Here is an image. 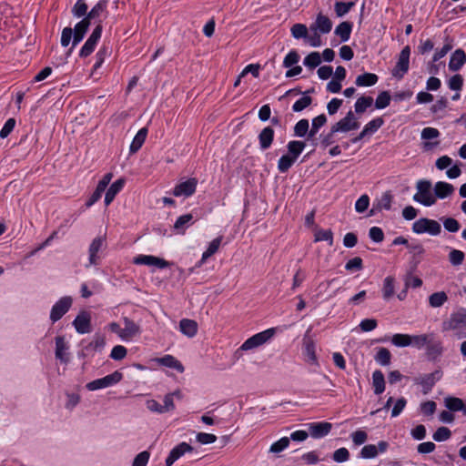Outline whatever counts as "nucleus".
Returning <instances> with one entry per match:
<instances>
[{
    "mask_svg": "<svg viewBox=\"0 0 466 466\" xmlns=\"http://www.w3.org/2000/svg\"><path fill=\"white\" fill-rule=\"evenodd\" d=\"M193 447L187 442H181L174 447L166 459V466H172L176 461L181 458L186 452H191Z\"/></svg>",
    "mask_w": 466,
    "mask_h": 466,
    "instance_id": "obj_15",
    "label": "nucleus"
},
{
    "mask_svg": "<svg viewBox=\"0 0 466 466\" xmlns=\"http://www.w3.org/2000/svg\"><path fill=\"white\" fill-rule=\"evenodd\" d=\"M310 28L312 30H319L321 34H328L331 31L332 22L328 16L319 13Z\"/></svg>",
    "mask_w": 466,
    "mask_h": 466,
    "instance_id": "obj_21",
    "label": "nucleus"
},
{
    "mask_svg": "<svg viewBox=\"0 0 466 466\" xmlns=\"http://www.w3.org/2000/svg\"><path fill=\"white\" fill-rule=\"evenodd\" d=\"M73 325L78 333H89L91 331L90 316L86 312H81L73 321Z\"/></svg>",
    "mask_w": 466,
    "mask_h": 466,
    "instance_id": "obj_18",
    "label": "nucleus"
},
{
    "mask_svg": "<svg viewBox=\"0 0 466 466\" xmlns=\"http://www.w3.org/2000/svg\"><path fill=\"white\" fill-rule=\"evenodd\" d=\"M417 193L413 200L425 206L431 207L436 203V197L431 192V182L426 179L419 180L416 184Z\"/></svg>",
    "mask_w": 466,
    "mask_h": 466,
    "instance_id": "obj_1",
    "label": "nucleus"
},
{
    "mask_svg": "<svg viewBox=\"0 0 466 466\" xmlns=\"http://www.w3.org/2000/svg\"><path fill=\"white\" fill-rule=\"evenodd\" d=\"M412 231L416 234L428 233L431 236H438L441 232V226L437 220L421 218L412 224Z\"/></svg>",
    "mask_w": 466,
    "mask_h": 466,
    "instance_id": "obj_2",
    "label": "nucleus"
},
{
    "mask_svg": "<svg viewBox=\"0 0 466 466\" xmlns=\"http://www.w3.org/2000/svg\"><path fill=\"white\" fill-rule=\"evenodd\" d=\"M373 103V98L371 96H360L357 99L355 103V111L358 114H361L365 112V110L370 107Z\"/></svg>",
    "mask_w": 466,
    "mask_h": 466,
    "instance_id": "obj_44",
    "label": "nucleus"
},
{
    "mask_svg": "<svg viewBox=\"0 0 466 466\" xmlns=\"http://www.w3.org/2000/svg\"><path fill=\"white\" fill-rule=\"evenodd\" d=\"M306 147V143L299 140L289 141L287 145L288 154L289 157L297 160Z\"/></svg>",
    "mask_w": 466,
    "mask_h": 466,
    "instance_id": "obj_30",
    "label": "nucleus"
},
{
    "mask_svg": "<svg viewBox=\"0 0 466 466\" xmlns=\"http://www.w3.org/2000/svg\"><path fill=\"white\" fill-rule=\"evenodd\" d=\"M222 238H223V237L219 236V237L214 238L209 243L207 250L202 254V258H201L202 261H205L206 259H208L209 257L214 255L218 250L219 246H220L221 241H222Z\"/></svg>",
    "mask_w": 466,
    "mask_h": 466,
    "instance_id": "obj_42",
    "label": "nucleus"
},
{
    "mask_svg": "<svg viewBox=\"0 0 466 466\" xmlns=\"http://www.w3.org/2000/svg\"><path fill=\"white\" fill-rule=\"evenodd\" d=\"M372 385L374 393L377 395L381 394L385 390V379L381 370H375L372 374Z\"/></svg>",
    "mask_w": 466,
    "mask_h": 466,
    "instance_id": "obj_34",
    "label": "nucleus"
},
{
    "mask_svg": "<svg viewBox=\"0 0 466 466\" xmlns=\"http://www.w3.org/2000/svg\"><path fill=\"white\" fill-rule=\"evenodd\" d=\"M275 334L274 329H268L262 332L257 333L248 338L239 348V350H249L258 348L268 340H269Z\"/></svg>",
    "mask_w": 466,
    "mask_h": 466,
    "instance_id": "obj_4",
    "label": "nucleus"
},
{
    "mask_svg": "<svg viewBox=\"0 0 466 466\" xmlns=\"http://www.w3.org/2000/svg\"><path fill=\"white\" fill-rule=\"evenodd\" d=\"M359 127L360 124L355 120L353 112L349 111L345 117L332 126V132H348L358 129Z\"/></svg>",
    "mask_w": 466,
    "mask_h": 466,
    "instance_id": "obj_11",
    "label": "nucleus"
},
{
    "mask_svg": "<svg viewBox=\"0 0 466 466\" xmlns=\"http://www.w3.org/2000/svg\"><path fill=\"white\" fill-rule=\"evenodd\" d=\"M448 300V296L444 291L432 293L429 297V303L432 308L441 307Z\"/></svg>",
    "mask_w": 466,
    "mask_h": 466,
    "instance_id": "obj_41",
    "label": "nucleus"
},
{
    "mask_svg": "<svg viewBox=\"0 0 466 466\" xmlns=\"http://www.w3.org/2000/svg\"><path fill=\"white\" fill-rule=\"evenodd\" d=\"M389 443L385 441H380L378 445L368 444L365 445L360 453V457L362 459H374L379 453H383L387 451Z\"/></svg>",
    "mask_w": 466,
    "mask_h": 466,
    "instance_id": "obj_12",
    "label": "nucleus"
},
{
    "mask_svg": "<svg viewBox=\"0 0 466 466\" xmlns=\"http://www.w3.org/2000/svg\"><path fill=\"white\" fill-rule=\"evenodd\" d=\"M444 228L451 233L458 232L461 228L459 221L453 218H441Z\"/></svg>",
    "mask_w": 466,
    "mask_h": 466,
    "instance_id": "obj_50",
    "label": "nucleus"
},
{
    "mask_svg": "<svg viewBox=\"0 0 466 466\" xmlns=\"http://www.w3.org/2000/svg\"><path fill=\"white\" fill-rule=\"evenodd\" d=\"M68 347L65 341L64 337L58 336L56 338V358L62 362L66 363L68 358L66 356V351Z\"/></svg>",
    "mask_w": 466,
    "mask_h": 466,
    "instance_id": "obj_29",
    "label": "nucleus"
},
{
    "mask_svg": "<svg viewBox=\"0 0 466 466\" xmlns=\"http://www.w3.org/2000/svg\"><path fill=\"white\" fill-rule=\"evenodd\" d=\"M295 159L289 157V155H283L278 162V169L280 173L287 172L292 165L295 163Z\"/></svg>",
    "mask_w": 466,
    "mask_h": 466,
    "instance_id": "obj_47",
    "label": "nucleus"
},
{
    "mask_svg": "<svg viewBox=\"0 0 466 466\" xmlns=\"http://www.w3.org/2000/svg\"><path fill=\"white\" fill-rule=\"evenodd\" d=\"M446 408L451 411H460L464 410V403L461 399L457 397H447L444 400Z\"/></svg>",
    "mask_w": 466,
    "mask_h": 466,
    "instance_id": "obj_40",
    "label": "nucleus"
},
{
    "mask_svg": "<svg viewBox=\"0 0 466 466\" xmlns=\"http://www.w3.org/2000/svg\"><path fill=\"white\" fill-rule=\"evenodd\" d=\"M309 127L308 119H300L294 127V134L296 137H303L307 135Z\"/></svg>",
    "mask_w": 466,
    "mask_h": 466,
    "instance_id": "obj_49",
    "label": "nucleus"
},
{
    "mask_svg": "<svg viewBox=\"0 0 466 466\" xmlns=\"http://www.w3.org/2000/svg\"><path fill=\"white\" fill-rule=\"evenodd\" d=\"M466 327V309H461L460 310L452 313L450 319L443 322V330H457Z\"/></svg>",
    "mask_w": 466,
    "mask_h": 466,
    "instance_id": "obj_7",
    "label": "nucleus"
},
{
    "mask_svg": "<svg viewBox=\"0 0 466 466\" xmlns=\"http://www.w3.org/2000/svg\"><path fill=\"white\" fill-rule=\"evenodd\" d=\"M369 237L376 243H380L384 239V233L379 227H372L370 228Z\"/></svg>",
    "mask_w": 466,
    "mask_h": 466,
    "instance_id": "obj_63",
    "label": "nucleus"
},
{
    "mask_svg": "<svg viewBox=\"0 0 466 466\" xmlns=\"http://www.w3.org/2000/svg\"><path fill=\"white\" fill-rule=\"evenodd\" d=\"M454 192V187L447 182L439 181L434 186V197L436 198H445Z\"/></svg>",
    "mask_w": 466,
    "mask_h": 466,
    "instance_id": "obj_26",
    "label": "nucleus"
},
{
    "mask_svg": "<svg viewBox=\"0 0 466 466\" xmlns=\"http://www.w3.org/2000/svg\"><path fill=\"white\" fill-rule=\"evenodd\" d=\"M105 3L99 2L92 7V9L87 13L85 18L90 22L92 19L99 16V15L105 10Z\"/></svg>",
    "mask_w": 466,
    "mask_h": 466,
    "instance_id": "obj_59",
    "label": "nucleus"
},
{
    "mask_svg": "<svg viewBox=\"0 0 466 466\" xmlns=\"http://www.w3.org/2000/svg\"><path fill=\"white\" fill-rule=\"evenodd\" d=\"M197 185L198 180L196 178H189L177 184L173 190V195L176 197H189L195 193Z\"/></svg>",
    "mask_w": 466,
    "mask_h": 466,
    "instance_id": "obj_14",
    "label": "nucleus"
},
{
    "mask_svg": "<svg viewBox=\"0 0 466 466\" xmlns=\"http://www.w3.org/2000/svg\"><path fill=\"white\" fill-rule=\"evenodd\" d=\"M391 343L400 348L409 347L411 345L410 335L397 333L391 337Z\"/></svg>",
    "mask_w": 466,
    "mask_h": 466,
    "instance_id": "obj_43",
    "label": "nucleus"
},
{
    "mask_svg": "<svg viewBox=\"0 0 466 466\" xmlns=\"http://www.w3.org/2000/svg\"><path fill=\"white\" fill-rule=\"evenodd\" d=\"M352 31V24L348 21L341 22L337 27L335 28V35L339 36L341 42H347L350 37Z\"/></svg>",
    "mask_w": 466,
    "mask_h": 466,
    "instance_id": "obj_28",
    "label": "nucleus"
},
{
    "mask_svg": "<svg viewBox=\"0 0 466 466\" xmlns=\"http://www.w3.org/2000/svg\"><path fill=\"white\" fill-rule=\"evenodd\" d=\"M179 330L188 338H193L198 333L197 321L189 319H182L179 321Z\"/></svg>",
    "mask_w": 466,
    "mask_h": 466,
    "instance_id": "obj_25",
    "label": "nucleus"
},
{
    "mask_svg": "<svg viewBox=\"0 0 466 466\" xmlns=\"http://www.w3.org/2000/svg\"><path fill=\"white\" fill-rule=\"evenodd\" d=\"M156 360L158 364L174 369L180 373L184 371V366L182 363L172 355H165L164 357L158 358Z\"/></svg>",
    "mask_w": 466,
    "mask_h": 466,
    "instance_id": "obj_27",
    "label": "nucleus"
},
{
    "mask_svg": "<svg viewBox=\"0 0 466 466\" xmlns=\"http://www.w3.org/2000/svg\"><path fill=\"white\" fill-rule=\"evenodd\" d=\"M87 5L84 0H78L72 8V14L76 17H82L86 15Z\"/></svg>",
    "mask_w": 466,
    "mask_h": 466,
    "instance_id": "obj_56",
    "label": "nucleus"
},
{
    "mask_svg": "<svg viewBox=\"0 0 466 466\" xmlns=\"http://www.w3.org/2000/svg\"><path fill=\"white\" fill-rule=\"evenodd\" d=\"M379 80V77L376 74L373 73H364L357 76L355 84L358 86H372Z\"/></svg>",
    "mask_w": 466,
    "mask_h": 466,
    "instance_id": "obj_33",
    "label": "nucleus"
},
{
    "mask_svg": "<svg viewBox=\"0 0 466 466\" xmlns=\"http://www.w3.org/2000/svg\"><path fill=\"white\" fill-rule=\"evenodd\" d=\"M451 436V431L447 427H440L437 429V431L433 433V440L435 441H444L450 439Z\"/></svg>",
    "mask_w": 466,
    "mask_h": 466,
    "instance_id": "obj_53",
    "label": "nucleus"
},
{
    "mask_svg": "<svg viewBox=\"0 0 466 466\" xmlns=\"http://www.w3.org/2000/svg\"><path fill=\"white\" fill-rule=\"evenodd\" d=\"M321 63V56L319 52H311L303 61V64L309 68H315Z\"/></svg>",
    "mask_w": 466,
    "mask_h": 466,
    "instance_id": "obj_46",
    "label": "nucleus"
},
{
    "mask_svg": "<svg viewBox=\"0 0 466 466\" xmlns=\"http://www.w3.org/2000/svg\"><path fill=\"white\" fill-rule=\"evenodd\" d=\"M275 334L274 329H268L262 332L257 333L248 338L239 348V350H249L258 348L268 340H269Z\"/></svg>",
    "mask_w": 466,
    "mask_h": 466,
    "instance_id": "obj_5",
    "label": "nucleus"
},
{
    "mask_svg": "<svg viewBox=\"0 0 466 466\" xmlns=\"http://www.w3.org/2000/svg\"><path fill=\"white\" fill-rule=\"evenodd\" d=\"M133 262L137 265L156 266L159 268H165L169 266V262L167 260L151 255H138L134 258Z\"/></svg>",
    "mask_w": 466,
    "mask_h": 466,
    "instance_id": "obj_13",
    "label": "nucleus"
},
{
    "mask_svg": "<svg viewBox=\"0 0 466 466\" xmlns=\"http://www.w3.org/2000/svg\"><path fill=\"white\" fill-rule=\"evenodd\" d=\"M393 196L390 191L384 192L380 198L374 200V204L380 211L390 210L391 208Z\"/></svg>",
    "mask_w": 466,
    "mask_h": 466,
    "instance_id": "obj_32",
    "label": "nucleus"
},
{
    "mask_svg": "<svg viewBox=\"0 0 466 466\" xmlns=\"http://www.w3.org/2000/svg\"><path fill=\"white\" fill-rule=\"evenodd\" d=\"M289 445V438L288 437H282L276 442H274L270 448L269 451L272 453H279L287 449Z\"/></svg>",
    "mask_w": 466,
    "mask_h": 466,
    "instance_id": "obj_52",
    "label": "nucleus"
},
{
    "mask_svg": "<svg viewBox=\"0 0 466 466\" xmlns=\"http://www.w3.org/2000/svg\"><path fill=\"white\" fill-rule=\"evenodd\" d=\"M395 279L391 276H388L385 278L382 288V297L385 300H389L395 292L394 287Z\"/></svg>",
    "mask_w": 466,
    "mask_h": 466,
    "instance_id": "obj_38",
    "label": "nucleus"
},
{
    "mask_svg": "<svg viewBox=\"0 0 466 466\" xmlns=\"http://www.w3.org/2000/svg\"><path fill=\"white\" fill-rule=\"evenodd\" d=\"M354 5V2H337L335 4V12L337 16L341 17L350 12Z\"/></svg>",
    "mask_w": 466,
    "mask_h": 466,
    "instance_id": "obj_54",
    "label": "nucleus"
},
{
    "mask_svg": "<svg viewBox=\"0 0 466 466\" xmlns=\"http://www.w3.org/2000/svg\"><path fill=\"white\" fill-rule=\"evenodd\" d=\"M304 354L308 360L312 364L319 366L318 359L315 353V344L310 339H304Z\"/></svg>",
    "mask_w": 466,
    "mask_h": 466,
    "instance_id": "obj_36",
    "label": "nucleus"
},
{
    "mask_svg": "<svg viewBox=\"0 0 466 466\" xmlns=\"http://www.w3.org/2000/svg\"><path fill=\"white\" fill-rule=\"evenodd\" d=\"M391 354L386 348H380L375 355V360L382 365L387 366L390 363Z\"/></svg>",
    "mask_w": 466,
    "mask_h": 466,
    "instance_id": "obj_45",
    "label": "nucleus"
},
{
    "mask_svg": "<svg viewBox=\"0 0 466 466\" xmlns=\"http://www.w3.org/2000/svg\"><path fill=\"white\" fill-rule=\"evenodd\" d=\"M291 34L294 38H302L306 37L308 34L307 26L303 24H295L291 27Z\"/></svg>",
    "mask_w": 466,
    "mask_h": 466,
    "instance_id": "obj_60",
    "label": "nucleus"
},
{
    "mask_svg": "<svg viewBox=\"0 0 466 466\" xmlns=\"http://www.w3.org/2000/svg\"><path fill=\"white\" fill-rule=\"evenodd\" d=\"M441 376H442L441 370H437L434 372L415 378L414 382H415V384L421 386L422 393L426 395L431 391L435 383L439 380H441Z\"/></svg>",
    "mask_w": 466,
    "mask_h": 466,
    "instance_id": "obj_8",
    "label": "nucleus"
},
{
    "mask_svg": "<svg viewBox=\"0 0 466 466\" xmlns=\"http://www.w3.org/2000/svg\"><path fill=\"white\" fill-rule=\"evenodd\" d=\"M434 334H420V335H410V340L412 347L420 350L430 342V339L433 338Z\"/></svg>",
    "mask_w": 466,
    "mask_h": 466,
    "instance_id": "obj_37",
    "label": "nucleus"
},
{
    "mask_svg": "<svg viewBox=\"0 0 466 466\" xmlns=\"http://www.w3.org/2000/svg\"><path fill=\"white\" fill-rule=\"evenodd\" d=\"M466 62V54L462 49L455 50L451 56L449 68L451 71H458Z\"/></svg>",
    "mask_w": 466,
    "mask_h": 466,
    "instance_id": "obj_24",
    "label": "nucleus"
},
{
    "mask_svg": "<svg viewBox=\"0 0 466 466\" xmlns=\"http://www.w3.org/2000/svg\"><path fill=\"white\" fill-rule=\"evenodd\" d=\"M390 95L388 91L380 92L375 100V107L377 109H383L387 107L390 103Z\"/></svg>",
    "mask_w": 466,
    "mask_h": 466,
    "instance_id": "obj_48",
    "label": "nucleus"
},
{
    "mask_svg": "<svg viewBox=\"0 0 466 466\" xmlns=\"http://www.w3.org/2000/svg\"><path fill=\"white\" fill-rule=\"evenodd\" d=\"M72 299L70 297L61 298L52 308L50 319L53 323L59 320L70 309Z\"/></svg>",
    "mask_w": 466,
    "mask_h": 466,
    "instance_id": "obj_10",
    "label": "nucleus"
},
{
    "mask_svg": "<svg viewBox=\"0 0 466 466\" xmlns=\"http://www.w3.org/2000/svg\"><path fill=\"white\" fill-rule=\"evenodd\" d=\"M89 25H90V22L87 19H86L85 17L75 25V28L73 30V33H74V37H73V41H72L73 47H75L78 43H80L83 40L86 33L88 30Z\"/></svg>",
    "mask_w": 466,
    "mask_h": 466,
    "instance_id": "obj_19",
    "label": "nucleus"
},
{
    "mask_svg": "<svg viewBox=\"0 0 466 466\" xmlns=\"http://www.w3.org/2000/svg\"><path fill=\"white\" fill-rule=\"evenodd\" d=\"M122 379L123 374L120 371L116 370L109 375L88 382L86 385V388L91 391L105 389L118 383Z\"/></svg>",
    "mask_w": 466,
    "mask_h": 466,
    "instance_id": "obj_3",
    "label": "nucleus"
},
{
    "mask_svg": "<svg viewBox=\"0 0 466 466\" xmlns=\"http://www.w3.org/2000/svg\"><path fill=\"white\" fill-rule=\"evenodd\" d=\"M274 129L271 127H266L261 130L258 137L261 150L270 147L274 139Z\"/></svg>",
    "mask_w": 466,
    "mask_h": 466,
    "instance_id": "obj_22",
    "label": "nucleus"
},
{
    "mask_svg": "<svg viewBox=\"0 0 466 466\" xmlns=\"http://www.w3.org/2000/svg\"><path fill=\"white\" fill-rule=\"evenodd\" d=\"M147 136V128L143 127L138 130V132L135 136V137L130 145L129 149H130L131 153H136L141 148V147L145 143Z\"/></svg>",
    "mask_w": 466,
    "mask_h": 466,
    "instance_id": "obj_31",
    "label": "nucleus"
},
{
    "mask_svg": "<svg viewBox=\"0 0 466 466\" xmlns=\"http://www.w3.org/2000/svg\"><path fill=\"white\" fill-rule=\"evenodd\" d=\"M127 350L122 345L115 346L110 353V357L115 360H121L127 356Z\"/></svg>",
    "mask_w": 466,
    "mask_h": 466,
    "instance_id": "obj_61",
    "label": "nucleus"
},
{
    "mask_svg": "<svg viewBox=\"0 0 466 466\" xmlns=\"http://www.w3.org/2000/svg\"><path fill=\"white\" fill-rule=\"evenodd\" d=\"M332 429V424L327 421L313 422L309 424V431L312 438L319 439L328 435Z\"/></svg>",
    "mask_w": 466,
    "mask_h": 466,
    "instance_id": "obj_17",
    "label": "nucleus"
},
{
    "mask_svg": "<svg viewBox=\"0 0 466 466\" xmlns=\"http://www.w3.org/2000/svg\"><path fill=\"white\" fill-rule=\"evenodd\" d=\"M410 47L406 46L399 55L398 61L392 70L393 76L401 79L409 70Z\"/></svg>",
    "mask_w": 466,
    "mask_h": 466,
    "instance_id": "obj_6",
    "label": "nucleus"
},
{
    "mask_svg": "<svg viewBox=\"0 0 466 466\" xmlns=\"http://www.w3.org/2000/svg\"><path fill=\"white\" fill-rule=\"evenodd\" d=\"M312 103V98L309 96H303L301 98L297 100L293 106L292 110L294 112H301L308 106H309Z\"/></svg>",
    "mask_w": 466,
    "mask_h": 466,
    "instance_id": "obj_51",
    "label": "nucleus"
},
{
    "mask_svg": "<svg viewBox=\"0 0 466 466\" xmlns=\"http://www.w3.org/2000/svg\"><path fill=\"white\" fill-rule=\"evenodd\" d=\"M103 245L102 238H96L93 239L92 243L89 246V262L91 265L97 264V257L96 254L99 252Z\"/></svg>",
    "mask_w": 466,
    "mask_h": 466,
    "instance_id": "obj_35",
    "label": "nucleus"
},
{
    "mask_svg": "<svg viewBox=\"0 0 466 466\" xmlns=\"http://www.w3.org/2000/svg\"><path fill=\"white\" fill-rule=\"evenodd\" d=\"M124 328L119 330V337L128 340L140 333V327L130 319H123Z\"/></svg>",
    "mask_w": 466,
    "mask_h": 466,
    "instance_id": "obj_16",
    "label": "nucleus"
},
{
    "mask_svg": "<svg viewBox=\"0 0 466 466\" xmlns=\"http://www.w3.org/2000/svg\"><path fill=\"white\" fill-rule=\"evenodd\" d=\"M449 88L451 90L459 91L463 86V78L461 75L457 74L452 76L448 82Z\"/></svg>",
    "mask_w": 466,
    "mask_h": 466,
    "instance_id": "obj_62",
    "label": "nucleus"
},
{
    "mask_svg": "<svg viewBox=\"0 0 466 466\" xmlns=\"http://www.w3.org/2000/svg\"><path fill=\"white\" fill-rule=\"evenodd\" d=\"M195 222L194 217L192 214H185L177 218L176 220L173 228L174 231L177 234H184L186 229L193 225Z\"/></svg>",
    "mask_w": 466,
    "mask_h": 466,
    "instance_id": "obj_23",
    "label": "nucleus"
},
{
    "mask_svg": "<svg viewBox=\"0 0 466 466\" xmlns=\"http://www.w3.org/2000/svg\"><path fill=\"white\" fill-rule=\"evenodd\" d=\"M465 255L461 250L452 249L449 253V260L453 266H460L464 260Z\"/></svg>",
    "mask_w": 466,
    "mask_h": 466,
    "instance_id": "obj_55",
    "label": "nucleus"
},
{
    "mask_svg": "<svg viewBox=\"0 0 466 466\" xmlns=\"http://www.w3.org/2000/svg\"><path fill=\"white\" fill-rule=\"evenodd\" d=\"M314 241H327L329 246L333 245V233L331 229L318 228L314 234Z\"/></svg>",
    "mask_w": 466,
    "mask_h": 466,
    "instance_id": "obj_39",
    "label": "nucleus"
},
{
    "mask_svg": "<svg viewBox=\"0 0 466 466\" xmlns=\"http://www.w3.org/2000/svg\"><path fill=\"white\" fill-rule=\"evenodd\" d=\"M149 457H150V454L147 451H144L138 453L135 457L132 466H147Z\"/></svg>",
    "mask_w": 466,
    "mask_h": 466,
    "instance_id": "obj_64",
    "label": "nucleus"
},
{
    "mask_svg": "<svg viewBox=\"0 0 466 466\" xmlns=\"http://www.w3.org/2000/svg\"><path fill=\"white\" fill-rule=\"evenodd\" d=\"M384 124V120L382 117H377L370 121L365 125L364 129L368 134L375 133L382 125Z\"/></svg>",
    "mask_w": 466,
    "mask_h": 466,
    "instance_id": "obj_57",
    "label": "nucleus"
},
{
    "mask_svg": "<svg viewBox=\"0 0 466 466\" xmlns=\"http://www.w3.org/2000/svg\"><path fill=\"white\" fill-rule=\"evenodd\" d=\"M299 60V56L296 50H291L283 60V66L289 68L296 65Z\"/></svg>",
    "mask_w": 466,
    "mask_h": 466,
    "instance_id": "obj_58",
    "label": "nucleus"
},
{
    "mask_svg": "<svg viewBox=\"0 0 466 466\" xmlns=\"http://www.w3.org/2000/svg\"><path fill=\"white\" fill-rule=\"evenodd\" d=\"M443 353V346L441 340L430 339V342L426 345V354L429 360H435Z\"/></svg>",
    "mask_w": 466,
    "mask_h": 466,
    "instance_id": "obj_20",
    "label": "nucleus"
},
{
    "mask_svg": "<svg viewBox=\"0 0 466 466\" xmlns=\"http://www.w3.org/2000/svg\"><path fill=\"white\" fill-rule=\"evenodd\" d=\"M102 25L99 23L95 29L93 30L92 34L89 35L84 46H82L79 56L81 57H86L88 56L95 49L98 40L101 37L102 34Z\"/></svg>",
    "mask_w": 466,
    "mask_h": 466,
    "instance_id": "obj_9",
    "label": "nucleus"
}]
</instances>
